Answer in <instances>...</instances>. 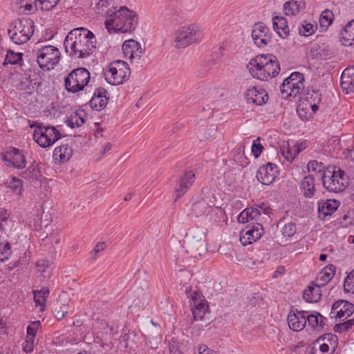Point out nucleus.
I'll return each mask as SVG.
<instances>
[{
	"label": "nucleus",
	"mask_w": 354,
	"mask_h": 354,
	"mask_svg": "<svg viewBox=\"0 0 354 354\" xmlns=\"http://www.w3.org/2000/svg\"><path fill=\"white\" fill-rule=\"evenodd\" d=\"M84 115L82 111L74 112L67 118L66 122L71 128L81 127L85 122Z\"/></svg>",
	"instance_id": "f704fd0d"
},
{
	"label": "nucleus",
	"mask_w": 354,
	"mask_h": 354,
	"mask_svg": "<svg viewBox=\"0 0 354 354\" xmlns=\"http://www.w3.org/2000/svg\"><path fill=\"white\" fill-rule=\"evenodd\" d=\"M68 311L64 309H61L59 310H57L55 315V317L57 319H62L65 317V315L67 314Z\"/></svg>",
	"instance_id": "774afa93"
},
{
	"label": "nucleus",
	"mask_w": 354,
	"mask_h": 354,
	"mask_svg": "<svg viewBox=\"0 0 354 354\" xmlns=\"http://www.w3.org/2000/svg\"><path fill=\"white\" fill-rule=\"evenodd\" d=\"M263 232V226L257 223L252 229L246 232H242L240 236V241L243 245H247L252 243L261 238Z\"/></svg>",
	"instance_id": "b1692460"
},
{
	"label": "nucleus",
	"mask_w": 354,
	"mask_h": 354,
	"mask_svg": "<svg viewBox=\"0 0 354 354\" xmlns=\"http://www.w3.org/2000/svg\"><path fill=\"white\" fill-rule=\"evenodd\" d=\"M35 24L30 18H21L12 21L8 29L10 39L20 45L30 40L34 33Z\"/></svg>",
	"instance_id": "7ed1b4c3"
},
{
	"label": "nucleus",
	"mask_w": 354,
	"mask_h": 354,
	"mask_svg": "<svg viewBox=\"0 0 354 354\" xmlns=\"http://www.w3.org/2000/svg\"><path fill=\"white\" fill-rule=\"evenodd\" d=\"M319 349L322 353L329 354V345L327 344V342L321 344L319 346Z\"/></svg>",
	"instance_id": "338daca9"
},
{
	"label": "nucleus",
	"mask_w": 354,
	"mask_h": 354,
	"mask_svg": "<svg viewBox=\"0 0 354 354\" xmlns=\"http://www.w3.org/2000/svg\"><path fill=\"white\" fill-rule=\"evenodd\" d=\"M91 79L89 71L83 67L71 71L64 78L65 89L71 93H77L82 91Z\"/></svg>",
	"instance_id": "39448f33"
},
{
	"label": "nucleus",
	"mask_w": 354,
	"mask_h": 354,
	"mask_svg": "<svg viewBox=\"0 0 354 354\" xmlns=\"http://www.w3.org/2000/svg\"><path fill=\"white\" fill-rule=\"evenodd\" d=\"M106 248V243L104 242H100L97 243L93 250L92 251L91 254H93V259H95L97 258V254L100 252L103 251Z\"/></svg>",
	"instance_id": "bf43d9fd"
},
{
	"label": "nucleus",
	"mask_w": 354,
	"mask_h": 354,
	"mask_svg": "<svg viewBox=\"0 0 354 354\" xmlns=\"http://www.w3.org/2000/svg\"><path fill=\"white\" fill-rule=\"evenodd\" d=\"M109 98V94L105 88H97L94 91L89 105L93 110L101 111L106 107Z\"/></svg>",
	"instance_id": "412c9836"
},
{
	"label": "nucleus",
	"mask_w": 354,
	"mask_h": 354,
	"mask_svg": "<svg viewBox=\"0 0 354 354\" xmlns=\"http://www.w3.org/2000/svg\"><path fill=\"white\" fill-rule=\"evenodd\" d=\"M9 217V214L6 209H0V223L4 225L6 223Z\"/></svg>",
	"instance_id": "e2e57ef3"
},
{
	"label": "nucleus",
	"mask_w": 354,
	"mask_h": 354,
	"mask_svg": "<svg viewBox=\"0 0 354 354\" xmlns=\"http://www.w3.org/2000/svg\"><path fill=\"white\" fill-rule=\"evenodd\" d=\"M33 295L36 306H39L41 307L40 310L44 311L45 308L46 299L49 295L48 289L46 288H44L39 290H34Z\"/></svg>",
	"instance_id": "e433bc0d"
},
{
	"label": "nucleus",
	"mask_w": 354,
	"mask_h": 354,
	"mask_svg": "<svg viewBox=\"0 0 354 354\" xmlns=\"http://www.w3.org/2000/svg\"><path fill=\"white\" fill-rule=\"evenodd\" d=\"M217 132V127L215 124H211L207 127L204 132V137L207 139L213 138Z\"/></svg>",
	"instance_id": "4d7b16f0"
},
{
	"label": "nucleus",
	"mask_w": 354,
	"mask_h": 354,
	"mask_svg": "<svg viewBox=\"0 0 354 354\" xmlns=\"http://www.w3.org/2000/svg\"><path fill=\"white\" fill-rule=\"evenodd\" d=\"M238 221L239 223H245L249 222L250 220V216L249 215V212L247 210V208L242 211L239 215L238 216Z\"/></svg>",
	"instance_id": "13d9d810"
},
{
	"label": "nucleus",
	"mask_w": 354,
	"mask_h": 354,
	"mask_svg": "<svg viewBox=\"0 0 354 354\" xmlns=\"http://www.w3.org/2000/svg\"><path fill=\"white\" fill-rule=\"evenodd\" d=\"M185 293L187 297L191 299L190 304L194 319L195 320L201 319L208 308L207 301L202 296L196 286L194 288L191 286H187Z\"/></svg>",
	"instance_id": "9d476101"
},
{
	"label": "nucleus",
	"mask_w": 354,
	"mask_h": 354,
	"mask_svg": "<svg viewBox=\"0 0 354 354\" xmlns=\"http://www.w3.org/2000/svg\"><path fill=\"white\" fill-rule=\"evenodd\" d=\"M197 349L198 354H214V351L207 347L205 344H199Z\"/></svg>",
	"instance_id": "052dcab7"
},
{
	"label": "nucleus",
	"mask_w": 354,
	"mask_h": 354,
	"mask_svg": "<svg viewBox=\"0 0 354 354\" xmlns=\"http://www.w3.org/2000/svg\"><path fill=\"white\" fill-rule=\"evenodd\" d=\"M195 179L196 176L193 171H185L183 173L176 181L175 187V201L184 196L187 190L192 187Z\"/></svg>",
	"instance_id": "a211bd4d"
},
{
	"label": "nucleus",
	"mask_w": 354,
	"mask_h": 354,
	"mask_svg": "<svg viewBox=\"0 0 354 354\" xmlns=\"http://www.w3.org/2000/svg\"><path fill=\"white\" fill-rule=\"evenodd\" d=\"M72 149L67 145H63L57 147L53 151V158L55 160L64 162L70 159L72 156Z\"/></svg>",
	"instance_id": "473e14b6"
},
{
	"label": "nucleus",
	"mask_w": 354,
	"mask_h": 354,
	"mask_svg": "<svg viewBox=\"0 0 354 354\" xmlns=\"http://www.w3.org/2000/svg\"><path fill=\"white\" fill-rule=\"evenodd\" d=\"M131 73L127 62L115 60L111 62L104 72L105 80L112 85H120L125 82Z\"/></svg>",
	"instance_id": "423d86ee"
},
{
	"label": "nucleus",
	"mask_w": 354,
	"mask_h": 354,
	"mask_svg": "<svg viewBox=\"0 0 354 354\" xmlns=\"http://www.w3.org/2000/svg\"><path fill=\"white\" fill-rule=\"evenodd\" d=\"M278 169L275 164L268 162L261 166L256 177L259 183L265 185H270L277 177Z\"/></svg>",
	"instance_id": "f3484780"
},
{
	"label": "nucleus",
	"mask_w": 354,
	"mask_h": 354,
	"mask_svg": "<svg viewBox=\"0 0 354 354\" xmlns=\"http://www.w3.org/2000/svg\"><path fill=\"white\" fill-rule=\"evenodd\" d=\"M11 254V246L10 243H0V262L8 260Z\"/></svg>",
	"instance_id": "37998d69"
},
{
	"label": "nucleus",
	"mask_w": 354,
	"mask_h": 354,
	"mask_svg": "<svg viewBox=\"0 0 354 354\" xmlns=\"http://www.w3.org/2000/svg\"><path fill=\"white\" fill-rule=\"evenodd\" d=\"M323 185L330 192H343L348 186V177L344 171L335 167H327L322 174Z\"/></svg>",
	"instance_id": "20e7f679"
},
{
	"label": "nucleus",
	"mask_w": 354,
	"mask_h": 354,
	"mask_svg": "<svg viewBox=\"0 0 354 354\" xmlns=\"http://www.w3.org/2000/svg\"><path fill=\"white\" fill-rule=\"evenodd\" d=\"M322 340L324 342L325 341L328 342L330 343V346L333 347L332 352H333L335 351V348L336 346L337 342V337L336 335H333L331 333L326 334L323 337Z\"/></svg>",
	"instance_id": "6e6d98bb"
},
{
	"label": "nucleus",
	"mask_w": 354,
	"mask_h": 354,
	"mask_svg": "<svg viewBox=\"0 0 354 354\" xmlns=\"http://www.w3.org/2000/svg\"><path fill=\"white\" fill-rule=\"evenodd\" d=\"M37 2L35 3L33 1V0H27L26 3H21V6L24 7V8L28 11L32 10L33 8V3L37 6Z\"/></svg>",
	"instance_id": "0e129e2a"
},
{
	"label": "nucleus",
	"mask_w": 354,
	"mask_h": 354,
	"mask_svg": "<svg viewBox=\"0 0 354 354\" xmlns=\"http://www.w3.org/2000/svg\"><path fill=\"white\" fill-rule=\"evenodd\" d=\"M247 210L249 212L251 221L257 220L258 216L261 214L260 210L257 208H247Z\"/></svg>",
	"instance_id": "680f3d73"
},
{
	"label": "nucleus",
	"mask_w": 354,
	"mask_h": 354,
	"mask_svg": "<svg viewBox=\"0 0 354 354\" xmlns=\"http://www.w3.org/2000/svg\"><path fill=\"white\" fill-rule=\"evenodd\" d=\"M245 100L249 104L261 106L268 100V94L266 90L254 86L247 90Z\"/></svg>",
	"instance_id": "aec40b11"
},
{
	"label": "nucleus",
	"mask_w": 354,
	"mask_h": 354,
	"mask_svg": "<svg viewBox=\"0 0 354 354\" xmlns=\"http://www.w3.org/2000/svg\"><path fill=\"white\" fill-rule=\"evenodd\" d=\"M129 10L126 7H121L117 11L109 10L106 14V19L105 21V26L109 32H120V28L124 27L122 25V21L124 19L126 13H129Z\"/></svg>",
	"instance_id": "ddd939ff"
},
{
	"label": "nucleus",
	"mask_w": 354,
	"mask_h": 354,
	"mask_svg": "<svg viewBox=\"0 0 354 354\" xmlns=\"http://www.w3.org/2000/svg\"><path fill=\"white\" fill-rule=\"evenodd\" d=\"M306 323H308V325L315 328L319 326H323L325 324L324 319L325 318L321 315L319 313H316V314L308 315L306 314Z\"/></svg>",
	"instance_id": "ea45409f"
},
{
	"label": "nucleus",
	"mask_w": 354,
	"mask_h": 354,
	"mask_svg": "<svg viewBox=\"0 0 354 354\" xmlns=\"http://www.w3.org/2000/svg\"><path fill=\"white\" fill-rule=\"evenodd\" d=\"M320 287L309 286L307 289L304 291L303 297L306 301L308 303H314L318 301L321 298V294L319 292Z\"/></svg>",
	"instance_id": "4c0bfd02"
},
{
	"label": "nucleus",
	"mask_w": 354,
	"mask_h": 354,
	"mask_svg": "<svg viewBox=\"0 0 354 354\" xmlns=\"http://www.w3.org/2000/svg\"><path fill=\"white\" fill-rule=\"evenodd\" d=\"M202 37L200 27L196 24H189L180 28L176 32V46L184 48L196 42Z\"/></svg>",
	"instance_id": "6e6552de"
},
{
	"label": "nucleus",
	"mask_w": 354,
	"mask_h": 354,
	"mask_svg": "<svg viewBox=\"0 0 354 354\" xmlns=\"http://www.w3.org/2000/svg\"><path fill=\"white\" fill-rule=\"evenodd\" d=\"M304 7V0H291L284 3L283 10L286 15H296Z\"/></svg>",
	"instance_id": "2f4dec72"
},
{
	"label": "nucleus",
	"mask_w": 354,
	"mask_h": 354,
	"mask_svg": "<svg viewBox=\"0 0 354 354\" xmlns=\"http://www.w3.org/2000/svg\"><path fill=\"white\" fill-rule=\"evenodd\" d=\"M333 18L334 15L330 10H325L323 11L319 17L320 27L326 30L332 24Z\"/></svg>",
	"instance_id": "a19ab883"
},
{
	"label": "nucleus",
	"mask_w": 354,
	"mask_h": 354,
	"mask_svg": "<svg viewBox=\"0 0 354 354\" xmlns=\"http://www.w3.org/2000/svg\"><path fill=\"white\" fill-rule=\"evenodd\" d=\"M263 149V147L260 143V138H257L255 140L253 141L252 145V152L254 156V158H258L262 153Z\"/></svg>",
	"instance_id": "5fc2aeb1"
},
{
	"label": "nucleus",
	"mask_w": 354,
	"mask_h": 354,
	"mask_svg": "<svg viewBox=\"0 0 354 354\" xmlns=\"http://www.w3.org/2000/svg\"><path fill=\"white\" fill-rule=\"evenodd\" d=\"M248 68L253 77L262 81L276 77L280 71L277 57L270 54L257 55L250 61Z\"/></svg>",
	"instance_id": "f03ea898"
},
{
	"label": "nucleus",
	"mask_w": 354,
	"mask_h": 354,
	"mask_svg": "<svg viewBox=\"0 0 354 354\" xmlns=\"http://www.w3.org/2000/svg\"><path fill=\"white\" fill-rule=\"evenodd\" d=\"M340 86L346 93L354 92V65L345 68L341 75Z\"/></svg>",
	"instance_id": "5701e85b"
},
{
	"label": "nucleus",
	"mask_w": 354,
	"mask_h": 354,
	"mask_svg": "<svg viewBox=\"0 0 354 354\" xmlns=\"http://www.w3.org/2000/svg\"><path fill=\"white\" fill-rule=\"evenodd\" d=\"M37 273L45 279L50 277L52 274V267L50 261L47 259H40L36 264Z\"/></svg>",
	"instance_id": "72a5a7b5"
},
{
	"label": "nucleus",
	"mask_w": 354,
	"mask_h": 354,
	"mask_svg": "<svg viewBox=\"0 0 354 354\" xmlns=\"http://www.w3.org/2000/svg\"><path fill=\"white\" fill-rule=\"evenodd\" d=\"M344 290L346 292L354 293V270L344 279Z\"/></svg>",
	"instance_id": "c03bdc74"
},
{
	"label": "nucleus",
	"mask_w": 354,
	"mask_h": 354,
	"mask_svg": "<svg viewBox=\"0 0 354 354\" xmlns=\"http://www.w3.org/2000/svg\"><path fill=\"white\" fill-rule=\"evenodd\" d=\"M296 231L297 227L293 223H288L281 228L282 234L288 238L292 237L295 234Z\"/></svg>",
	"instance_id": "09e8293b"
},
{
	"label": "nucleus",
	"mask_w": 354,
	"mask_h": 354,
	"mask_svg": "<svg viewBox=\"0 0 354 354\" xmlns=\"http://www.w3.org/2000/svg\"><path fill=\"white\" fill-rule=\"evenodd\" d=\"M185 237L187 247L192 252L201 255L207 250L205 235L201 228L196 227L190 229Z\"/></svg>",
	"instance_id": "9b49d317"
},
{
	"label": "nucleus",
	"mask_w": 354,
	"mask_h": 354,
	"mask_svg": "<svg viewBox=\"0 0 354 354\" xmlns=\"http://www.w3.org/2000/svg\"><path fill=\"white\" fill-rule=\"evenodd\" d=\"M304 77L302 73L299 72L292 73L281 85V93L286 94V97H295L304 88Z\"/></svg>",
	"instance_id": "f8f14e48"
},
{
	"label": "nucleus",
	"mask_w": 354,
	"mask_h": 354,
	"mask_svg": "<svg viewBox=\"0 0 354 354\" xmlns=\"http://www.w3.org/2000/svg\"><path fill=\"white\" fill-rule=\"evenodd\" d=\"M39 67L44 70H50L58 64L60 59L59 49L53 46H41L34 50Z\"/></svg>",
	"instance_id": "0eeeda50"
},
{
	"label": "nucleus",
	"mask_w": 354,
	"mask_h": 354,
	"mask_svg": "<svg viewBox=\"0 0 354 354\" xmlns=\"http://www.w3.org/2000/svg\"><path fill=\"white\" fill-rule=\"evenodd\" d=\"M303 148H300L297 145L290 147L289 145L286 151H282V155L288 162H292L295 157L302 151Z\"/></svg>",
	"instance_id": "79ce46f5"
},
{
	"label": "nucleus",
	"mask_w": 354,
	"mask_h": 354,
	"mask_svg": "<svg viewBox=\"0 0 354 354\" xmlns=\"http://www.w3.org/2000/svg\"><path fill=\"white\" fill-rule=\"evenodd\" d=\"M306 311H291L288 315L287 321L290 328L294 331H301L306 325Z\"/></svg>",
	"instance_id": "4be33fe9"
},
{
	"label": "nucleus",
	"mask_w": 354,
	"mask_h": 354,
	"mask_svg": "<svg viewBox=\"0 0 354 354\" xmlns=\"http://www.w3.org/2000/svg\"><path fill=\"white\" fill-rule=\"evenodd\" d=\"M96 39L94 34L85 28H77L66 35L64 46L65 52L75 59L89 57L96 48Z\"/></svg>",
	"instance_id": "f257e3e1"
},
{
	"label": "nucleus",
	"mask_w": 354,
	"mask_h": 354,
	"mask_svg": "<svg viewBox=\"0 0 354 354\" xmlns=\"http://www.w3.org/2000/svg\"><path fill=\"white\" fill-rule=\"evenodd\" d=\"M315 28L313 24H306L299 28V32L301 35L307 37L312 35L315 32Z\"/></svg>",
	"instance_id": "603ef678"
},
{
	"label": "nucleus",
	"mask_w": 354,
	"mask_h": 354,
	"mask_svg": "<svg viewBox=\"0 0 354 354\" xmlns=\"http://www.w3.org/2000/svg\"><path fill=\"white\" fill-rule=\"evenodd\" d=\"M273 28L282 38L286 37L289 34L287 21L282 17H274L272 19Z\"/></svg>",
	"instance_id": "cd10ccee"
},
{
	"label": "nucleus",
	"mask_w": 354,
	"mask_h": 354,
	"mask_svg": "<svg viewBox=\"0 0 354 354\" xmlns=\"http://www.w3.org/2000/svg\"><path fill=\"white\" fill-rule=\"evenodd\" d=\"M41 327V322L39 321H34L27 327V337L35 338L38 330Z\"/></svg>",
	"instance_id": "8fccbe9b"
},
{
	"label": "nucleus",
	"mask_w": 354,
	"mask_h": 354,
	"mask_svg": "<svg viewBox=\"0 0 354 354\" xmlns=\"http://www.w3.org/2000/svg\"><path fill=\"white\" fill-rule=\"evenodd\" d=\"M22 59V53H15L12 51L8 52L6 56L4 64H15L20 62Z\"/></svg>",
	"instance_id": "de8ad7c7"
},
{
	"label": "nucleus",
	"mask_w": 354,
	"mask_h": 354,
	"mask_svg": "<svg viewBox=\"0 0 354 354\" xmlns=\"http://www.w3.org/2000/svg\"><path fill=\"white\" fill-rule=\"evenodd\" d=\"M306 100L308 102L309 106L315 113L318 109V104L321 102V94L319 91H313L312 93H308L306 96Z\"/></svg>",
	"instance_id": "58836bf2"
},
{
	"label": "nucleus",
	"mask_w": 354,
	"mask_h": 354,
	"mask_svg": "<svg viewBox=\"0 0 354 354\" xmlns=\"http://www.w3.org/2000/svg\"><path fill=\"white\" fill-rule=\"evenodd\" d=\"M2 160L7 166L17 169H23L26 167V158L17 149L11 147L2 155Z\"/></svg>",
	"instance_id": "dca6fc26"
},
{
	"label": "nucleus",
	"mask_w": 354,
	"mask_h": 354,
	"mask_svg": "<svg viewBox=\"0 0 354 354\" xmlns=\"http://www.w3.org/2000/svg\"><path fill=\"white\" fill-rule=\"evenodd\" d=\"M35 346V338L27 337L22 345L23 351L26 353H32Z\"/></svg>",
	"instance_id": "864d4df0"
},
{
	"label": "nucleus",
	"mask_w": 354,
	"mask_h": 354,
	"mask_svg": "<svg viewBox=\"0 0 354 354\" xmlns=\"http://www.w3.org/2000/svg\"><path fill=\"white\" fill-rule=\"evenodd\" d=\"M61 137L60 131L53 126L39 124L33 133L34 140L43 148L53 145Z\"/></svg>",
	"instance_id": "1a4fd4ad"
},
{
	"label": "nucleus",
	"mask_w": 354,
	"mask_h": 354,
	"mask_svg": "<svg viewBox=\"0 0 354 354\" xmlns=\"http://www.w3.org/2000/svg\"><path fill=\"white\" fill-rule=\"evenodd\" d=\"M285 273V268L283 266H279L274 271L273 274L274 278H277L279 276L282 275Z\"/></svg>",
	"instance_id": "69168bd1"
},
{
	"label": "nucleus",
	"mask_w": 354,
	"mask_h": 354,
	"mask_svg": "<svg viewBox=\"0 0 354 354\" xmlns=\"http://www.w3.org/2000/svg\"><path fill=\"white\" fill-rule=\"evenodd\" d=\"M252 37L255 44L259 48L266 46L272 41V33L263 23H256L253 26Z\"/></svg>",
	"instance_id": "4468645a"
},
{
	"label": "nucleus",
	"mask_w": 354,
	"mask_h": 354,
	"mask_svg": "<svg viewBox=\"0 0 354 354\" xmlns=\"http://www.w3.org/2000/svg\"><path fill=\"white\" fill-rule=\"evenodd\" d=\"M339 202L336 200H327L318 203V213L320 218L331 215L338 208Z\"/></svg>",
	"instance_id": "393cba45"
},
{
	"label": "nucleus",
	"mask_w": 354,
	"mask_h": 354,
	"mask_svg": "<svg viewBox=\"0 0 354 354\" xmlns=\"http://www.w3.org/2000/svg\"><path fill=\"white\" fill-rule=\"evenodd\" d=\"M301 189L302 193L306 198H313L315 192V180L311 176H305L301 182Z\"/></svg>",
	"instance_id": "c85d7f7f"
},
{
	"label": "nucleus",
	"mask_w": 354,
	"mask_h": 354,
	"mask_svg": "<svg viewBox=\"0 0 354 354\" xmlns=\"http://www.w3.org/2000/svg\"><path fill=\"white\" fill-rule=\"evenodd\" d=\"M354 325V319H348L342 323L336 324L334 326V330L336 333L346 332Z\"/></svg>",
	"instance_id": "a18cd8bd"
},
{
	"label": "nucleus",
	"mask_w": 354,
	"mask_h": 354,
	"mask_svg": "<svg viewBox=\"0 0 354 354\" xmlns=\"http://www.w3.org/2000/svg\"><path fill=\"white\" fill-rule=\"evenodd\" d=\"M354 313V305L346 300H338L331 307L330 318L346 319Z\"/></svg>",
	"instance_id": "2eb2a0df"
},
{
	"label": "nucleus",
	"mask_w": 354,
	"mask_h": 354,
	"mask_svg": "<svg viewBox=\"0 0 354 354\" xmlns=\"http://www.w3.org/2000/svg\"><path fill=\"white\" fill-rule=\"evenodd\" d=\"M341 37L344 46H351L354 42V19L349 21L341 32Z\"/></svg>",
	"instance_id": "7c9ffc66"
},
{
	"label": "nucleus",
	"mask_w": 354,
	"mask_h": 354,
	"mask_svg": "<svg viewBox=\"0 0 354 354\" xmlns=\"http://www.w3.org/2000/svg\"><path fill=\"white\" fill-rule=\"evenodd\" d=\"M126 17H124V19L122 21V25H124L122 28H120L121 32H131L132 30H134L137 24H138V15L137 14L129 10V13H126Z\"/></svg>",
	"instance_id": "a878e982"
},
{
	"label": "nucleus",
	"mask_w": 354,
	"mask_h": 354,
	"mask_svg": "<svg viewBox=\"0 0 354 354\" xmlns=\"http://www.w3.org/2000/svg\"><path fill=\"white\" fill-rule=\"evenodd\" d=\"M122 50L124 57L131 60L138 62L142 55L143 51L140 44L133 39L125 41L122 44Z\"/></svg>",
	"instance_id": "6ab92c4d"
},
{
	"label": "nucleus",
	"mask_w": 354,
	"mask_h": 354,
	"mask_svg": "<svg viewBox=\"0 0 354 354\" xmlns=\"http://www.w3.org/2000/svg\"><path fill=\"white\" fill-rule=\"evenodd\" d=\"M20 176L28 180L38 179L41 176L39 164L34 161L27 169L21 173Z\"/></svg>",
	"instance_id": "c9c22d12"
},
{
	"label": "nucleus",
	"mask_w": 354,
	"mask_h": 354,
	"mask_svg": "<svg viewBox=\"0 0 354 354\" xmlns=\"http://www.w3.org/2000/svg\"><path fill=\"white\" fill-rule=\"evenodd\" d=\"M335 268L333 265H329L324 268L318 275L315 286L317 287L324 286L333 279L335 275Z\"/></svg>",
	"instance_id": "bb28decb"
},
{
	"label": "nucleus",
	"mask_w": 354,
	"mask_h": 354,
	"mask_svg": "<svg viewBox=\"0 0 354 354\" xmlns=\"http://www.w3.org/2000/svg\"><path fill=\"white\" fill-rule=\"evenodd\" d=\"M326 167L322 162L317 160H311L308 164V169L309 171H312L317 173L324 174Z\"/></svg>",
	"instance_id": "49530a36"
},
{
	"label": "nucleus",
	"mask_w": 354,
	"mask_h": 354,
	"mask_svg": "<svg viewBox=\"0 0 354 354\" xmlns=\"http://www.w3.org/2000/svg\"><path fill=\"white\" fill-rule=\"evenodd\" d=\"M60 0H37L39 3L40 8L42 10L48 11L53 9Z\"/></svg>",
	"instance_id": "3c124183"
},
{
	"label": "nucleus",
	"mask_w": 354,
	"mask_h": 354,
	"mask_svg": "<svg viewBox=\"0 0 354 354\" xmlns=\"http://www.w3.org/2000/svg\"><path fill=\"white\" fill-rule=\"evenodd\" d=\"M6 187L12 190V192L19 197L23 195L24 185L23 181L17 177H10L3 183Z\"/></svg>",
	"instance_id": "c756f323"
}]
</instances>
